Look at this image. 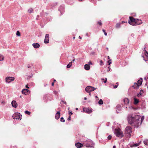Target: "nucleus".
Here are the masks:
<instances>
[{"mask_svg": "<svg viewBox=\"0 0 148 148\" xmlns=\"http://www.w3.org/2000/svg\"><path fill=\"white\" fill-rule=\"evenodd\" d=\"M140 116L139 115L130 114L128 115L127 119L128 123L134 128H137L141 125L144 119V116H142L140 121Z\"/></svg>", "mask_w": 148, "mask_h": 148, "instance_id": "f257e3e1", "label": "nucleus"}, {"mask_svg": "<svg viewBox=\"0 0 148 148\" xmlns=\"http://www.w3.org/2000/svg\"><path fill=\"white\" fill-rule=\"evenodd\" d=\"M132 133V127L130 126H127L125 130V135L127 137L130 138L131 136Z\"/></svg>", "mask_w": 148, "mask_h": 148, "instance_id": "f03ea898", "label": "nucleus"}, {"mask_svg": "<svg viewBox=\"0 0 148 148\" xmlns=\"http://www.w3.org/2000/svg\"><path fill=\"white\" fill-rule=\"evenodd\" d=\"M114 133L116 136L118 137H120L121 138L123 136L122 132L119 129H115Z\"/></svg>", "mask_w": 148, "mask_h": 148, "instance_id": "7ed1b4c3", "label": "nucleus"}, {"mask_svg": "<svg viewBox=\"0 0 148 148\" xmlns=\"http://www.w3.org/2000/svg\"><path fill=\"white\" fill-rule=\"evenodd\" d=\"M12 117L14 119L21 120L22 118V115H20L19 113H15L13 114Z\"/></svg>", "mask_w": 148, "mask_h": 148, "instance_id": "20e7f679", "label": "nucleus"}, {"mask_svg": "<svg viewBox=\"0 0 148 148\" xmlns=\"http://www.w3.org/2000/svg\"><path fill=\"white\" fill-rule=\"evenodd\" d=\"M96 89V88L90 86H87L85 88V90L88 92H90L94 91Z\"/></svg>", "mask_w": 148, "mask_h": 148, "instance_id": "39448f33", "label": "nucleus"}, {"mask_svg": "<svg viewBox=\"0 0 148 148\" xmlns=\"http://www.w3.org/2000/svg\"><path fill=\"white\" fill-rule=\"evenodd\" d=\"M129 19L130 20L128 21V23L132 25H134L135 18L132 17L130 16Z\"/></svg>", "mask_w": 148, "mask_h": 148, "instance_id": "423d86ee", "label": "nucleus"}, {"mask_svg": "<svg viewBox=\"0 0 148 148\" xmlns=\"http://www.w3.org/2000/svg\"><path fill=\"white\" fill-rule=\"evenodd\" d=\"M14 78L13 77H7L5 78V81L6 83H9L12 81H14Z\"/></svg>", "mask_w": 148, "mask_h": 148, "instance_id": "0eeeda50", "label": "nucleus"}, {"mask_svg": "<svg viewBox=\"0 0 148 148\" xmlns=\"http://www.w3.org/2000/svg\"><path fill=\"white\" fill-rule=\"evenodd\" d=\"M92 141L90 140L87 142L86 141L85 143H84V145L85 146L89 147L92 146Z\"/></svg>", "mask_w": 148, "mask_h": 148, "instance_id": "6e6552de", "label": "nucleus"}, {"mask_svg": "<svg viewBox=\"0 0 148 148\" xmlns=\"http://www.w3.org/2000/svg\"><path fill=\"white\" fill-rule=\"evenodd\" d=\"M64 5H61L58 9V10L61 13V14L62 15L64 12Z\"/></svg>", "mask_w": 148, "mask_h": 148, "instance_id": "1a4fd4ad", "label": "nucleus"}, {"mask_svg": "<svg viewBox=\"0 0 148 148\" xmlns=\"http://www.w3.org/2000/svg\"><path fill=\"white\" fill-rule=\"evenodd\" d=\"M142 23L141 20L140 19H135L134 25H138Z\"/></svg>", "mask_w": 148, "mask_h": 148, "instance_id": "9d476101", "label": "nucleus"}, {"mask_svg": "<svg viewBox=\"0 0 148 148\" xmlns=\"http://www.w3.org/2000/svg\"><path fill=\"white\" fill-rule=\"evenodd\" d=\"M49 34H47L45 35V37L44 40V42L45 44L49 43Z\"/></svg>", "mask_w": 148, "mask_h": 148, "instance_id": "9b49d317", "label": "nucleus"}, {"mask_svg": "<svg viewBox=\"0 0 148 148\" xmlns=\"http://www.w3.org/2000/svg\"><path fill=\"white\" fill-rule=\"evenodd\" d=\"M22 92L23 94L27 95L30 93V91L27 89H23L22 91Z\"/></svg>", "mask_w": 148, "mask_h": 148, "instance_id": "f8f14e48", "label": "nucleus"}, {"mask_svg": "<svg viewBox=\"0 0 148 148\" xmlns=\"http://www.w3.org/2000/svg\"><path fill=\"white\" fill-rule=\"evenodd\" d=\"M11 104L12 106L13 107L16 108L17 107L18 104L16 101H12V102Z\"/></svg>", "mask_w": 148, "mask_h": 148, "instance_id": "ddd939ff", "label": "nucleus"}, {"mask_svg": "<svg viewBox=\"0 0 148 148\" xmlns=\"http://www.w3.org/2000/svg\"><path fill=\"white\" fill-rule=\"evenodd\" d=\"M121 110V105H118L116 106V111L117 113L119 112Z\"/></svg>", "mask_w": 148, "mask_h": 148, "instance_id": "4468645a", "label": "nucleus"}, {"mask_svg": "<svg viewBox=\"0 0 148 148\" xmlns=\"http://www.w3.org/2000/svg\"><path fill=\"white\" fill-rule=\"evenodd\" d=\"M60 113L59 111L57 112L55 118L56 119H58L60 117Z\"/></svg>", "mask_w": 148, "mask_h": 148, "instance_id": "2eb2a0df", "label": "nucleus"}, {"mask_svg": "<svg viewBox=\"0 0 148 148\" xmlns=\"http://www.w3.org/2000/svg\"><path fill=\"white\" fill-rule=\"evenodd\" d=\"M123 101L125 105H127L129 103L130 100L128 98H126L123 99Z\"/></svg>", "mask_w": 148, "mask_h": 148, "instance_id": "dca6fc26", "label": "nucleus"}, {"mask_svg": "<svg viewBox=\"0 0 148 148\" xmlns=\"http://www.w3.org/2000/svg\"><path fill=\"white\" fill-rule=\"evenodd\" d=\"M143 81V79L142 78H140V79L139 80H138V81H137V82L136 83L138 86H140L142 84V82Z\"/></svg>", "mask_w": 148, "mask_h": 148, "instance_id": "f3484780", "label": "nucleus"}, {"mask_svg": "<svg viewBox=\"0 0 148 148\" xmlns=\"http://www.w3.org/2000/svg\"><path fill=\"white\" fill-rule=\"evenodd\" d=\"M33 47L36 49L39 48L40 46V44L38 43H34L32 44Z\"/></svg>", "mask_w": 148, "mask_h": 148, "instance_id": "a211bd4d", "label": "nucleus"}, {"mask_svg": "<svg viewBox=\"0 0 148 148\" xmlns=\"http://www.w3.org/2000/svg\"><path fill=\"white\" fill-rule=\"evenodd\" d=\"M141 143V141L139 142L138 143H135L133 144H130V146L131 147H137L140 145Z\"/></svg>", "mask_w": 148, "mask_h": 148, "instance_id": "6ab92c4d", "label": "nucleus"}, {"mask_svg": "<svg viewBox=\"0 0 148 148\" xmlns=\"http://www.w3.org/2000/svg\"><path fill=\"white\" fill-rule=\"evenodd\" d=\"M75 145L78 148H80L82 147V144L79 143H77L75 144Z\"/></svg>", "mask_w": 148, "mask_h": 148, "instance_id": "aec40b11", "label": "nucleus"}, {"mask_svg": "<svg viewBox=\"0 0 148 148\" xmlns=\"http://www.w3.org/2000/svg\"><path fill=\"white\" fill-rule=\"evenodd\" d=\"M84 69L86 70H88L90 69V66L87 64H86L84 66Z\"/></svg>", "mask_w": 148, "mask_h": 148, "instance_id": "412c9836", "label": "nucleus"}, {"mask_svg": "<svg viewBox=\"0 0 148 148\" xmlns=\"http://www.w3.org/2000/svg\"><path fill=\"white\" fill-rule=\"evenodd\" d=\"M139 102V100H138L136 98H134V104L135 105H136Z\"/></svg>", "mask_w": 148, "mask_h": 148, "instance_id": "4be33fe9", "label": "nucleus"}, {"mask_svg": "<svg viewBox=\"0 0 148 148\" xmlns=\"http://www.w3.org/2000/svg\"><path fill=\"white\" fill-rule=\"evenodd\" d=\"M132 87H134V88L136 89L138 88L139 87V86L136 83H134V85L132 86Z\"/></svg>", "mask_w": 148, "mask_h": 148, "instance_id": "5701e85b", "label": "nucleus"}, {"mask_svg": "<svg viewBox=\"0 0 148 148\" xmlns=\"http://www.w3.org/2000/svg\"><path fill=\"white\" fill-rule=\"evenodd\" d=\"M145 47L144 48V53L145 55L147 57H148V52L145 49Z\"/></svg>", "mask_w": 148, "mask_h": 148, "instance_id": "b1692460", "label": "nucleus"}, {"mask_svg": "<svg viewBox=\"0 0 148 148\" xmlns=\"http://www.w3.org/2000/svg\"><path fill=\"white\" fill-rule=\"evenodd\" d=\"M137 96L138 97H140L144 96V95L143 93L139 92V93L137 94Z\"/></svg>", "mask_w": 148, "mask_h": 148, "instance_id": "393cba45", "label": "nucleus"}, {"mask_svg": "<svg viewBox=\"0 0 148 148\" xmlns=\"http://www.w3.org/2000/svg\"><path fill=\"white\" fill-rule=\"evenodd\" d=\"M116 27L117 28H119L121 27V24L120 23H117L116 25Z\"/></svg>", "mask_w": 148, "mask_h": 148, "instance_id": "a878e982", "label": "nucleus"}, {"mask_svg": "<svg viewBox=\"0 0 148 148\" xmlns=\"http://www.w3.org/2000/svg\"><path fill=\"white\" fill-rule=\"evenodd\" d=\"M101 80L102 82H103L104 83H106L107 82V79L105 78V79L102 78L101 79Z\"/></svg>", "mask_w": 148, "mask_h": 148, "instance_id": "bb28decb", "label": "nucleus"}, {"mask_svg": "<svg viewBox=\"0 0 148 148\" xmlns=\"http://www.w3.org/2000/svg\"><path fill=\"white\" fill-rule=\"evenodd\" d=\"M144 143L146 145H148V140L145 139L143 141Z\"/></svg>", "mask_w": 148, "mask_h": 148, "instance_id": "cd10ccee", "label": "nucleus"}, {"mask_svg": "<svg viewBox=\"0 0 148 148\" xmlns=\"http://www.w3.org/2000/svg\"><path fill=\"white\" fill-rule=\"evenodd\" d=\"M98 103L99 105H102L103 104V102L101 99H100L98 102Z\"/></svg>", "mask_w": 148, "mask_h": 148, "instance_id": "c85d7f7f", "label": "nucleus"}, {"mask_svg": "<svg viewBox=\"0 0 148 148\" xmlns=\"http://www.w3.org/2000/svg\"><path fill=\"white\" fill-rule=\"evenodd\" d=\"M85 112L86 113H90L92 112V110H90L89 108H87L86 109Z\"/></svg>", "mask_w": 148, "mask_h": 148, "instance_id": "c756f323", "label": "nucleus"}, {"mask_svg": "<svg viewBox=\"0 0 148 148\" xmlns=\"http://www.w3.org/2000/svg\"><path fill=\"white\" fill-rule=\"evenodd\" d=\"M33 9L32 8H30L28 10V12L31 13L32 12Z\"/></svg>", "mask_w": 148, "mask_h": 148, "instance_id": "7c9ffc66", "label": "nucleus"}, {"mask_svg": "<svg viewBox=\"0 0 148 148\" xmlns=\"http://www.w3.org/2000/svg\"><path fill=\"white\" fill-rule=\"evenodd\" d=\"M27 67L28 68H33V66L32 65V64H28L27 65Z\"/></svg>", "mask_w": 148, "mask_h": 148, "instance_id": "2f4dec72", "label": "nucleus"}, {"mask_svg": "<svg viewBox=\"0 0 148 148\" xmlns=\"http://www.w3.org/2000/svg\"><path fill=\"white\" fill-rule=\"evenodd\" d=\"M25 114H27L28 115H29L30 114L31 112L29 111H28L26 110L25 111Z\"/></svg>", "mask_w": 148, "mask_h": 148, "instance_id": "473e14b6", "label": "nucleus"}, {"mask_svg": "<svg viewBox=\"0 0 148 148\" xmlns=\"http://www.w3.org/2000/svg\"><path fill=\"white\" fill-rule=\"evenodd\" d=\"M4 59V57L2 55H0V61H2Z\"/></svg>", "mask_w": 148, "mask_h": 148, "instance_id": "72a5a7b5", "label": "nucleus"}, {"mask_svg": "<svg viewBox=\"0 0 148 148\" xmlns=\"http://www.w3.org/2000/svg\"><path fill=\"white\" fill-rule=\"evenodd\" d=\"M16 35L18 36H20L21 34L20 32L18 31H17L16 32Z\"/></svg>", "mask_w": 148, "mask_h": 148, "instance_id": "f704fd0d", "label": "nucleus"}, {"mask_svg": "<svg viewBox=\"0 0 148 148\" xmlns=\"http://www.w3.org/2000/svg\"><path fill=\"white\" fill-rule=\"evenodd\" d=\"M145 102H143V103L142 105V108H145Z\"/></svg>", "mask_w": 148, "mask_h": 148, "instance_id": "c9c22d12", "label": "nucleus"}, {"mask_svg": "<svg viewBox=\"0 0 148 148\" xmlns=\"http://www.w3.org/2000/svg\"><path fill=\"white\" fill-rule=\"evenodd\" d=\"M60 121L62 122H65V120L64 119V118L62 117L60 119Z\"/></svg>", "mask_w": 148, "mask_h": 148, "instance_id": "e433bc0d", "label": "nucleus"}, {"mask_svg": "<svg viewBox=\"0 0 148 148\" xmlns=\"http://www.w3.org/2000/svg\"><path fill=\"white\" fill-rule=\"evenodd\" d=\"M97 23L100 26L102 25V23L101 22V20H100L99 21H98L97 22Z\"/></svg>", "mask_w": 148, "mask_h": 148, "instance_id": "4c0bfd02", "label": "nucleus"}, {"mask_svg": "<svg viewBox=\"0 0 148 148\" xmlns=\"http://www.w3.org/2000/svg\"><path fill=\"white\" fill-rule=\"evenodd\" d=\"M100 64L101 66H102L103 65V62L102 61V60H100Z\"/></svg>", "mask_w": 148, "mask_h": 148, "instance_id": "58836bf2", "label": "nucleus"}, {"mask_svg": "<svg viewBox=\"0 0 148 148\" xmlns=\"http://www.w3.org/2000/svg\"><path fill=\"white\" fill-rule=\"evenodd\" d=\"M72 66V64H69L67 65L66 67L67 68H69L71 66Z\"/></svg>", "mask_w": 148, "mask_h": 148, "instance_id": "ea45409f", "label": "nucleus"}, {"mask_svg": "<svg viewBox=\"0 0 148 148\" xmlns=\"http://www.w3.org/2000/svg\"><path fill=\"white\" fill-rule=\"evenodd\" d=\"M33 76V75L32 74H31V75H30V76H28V77H27V79H30L31 78L32 76Z\"/></svg>", "mask_w": 148, "mask_h": 148, "instance_id": "a19ab883", "label": "nucleus"}, {"mask_svg": "<svg viewBox=\"0 0 148 148\" xmlns=\"http://www.w3.org/2000/svg\"><path fill=\"white\" fill-rule=\"evenodd\" d=\"M102 31L104 33V35L105 36H107V33L106 32L105 30H104V29H102Z\"/></svg>", "mask_w": 148, "mask_h": 148, "instance_id": "79ce46f5", "label": "nucleus"}, {"mask_svg": "<svg viewBox=\"0 0 148 148\" xmlns=\"http://www.w3.org/2000/svg\"><path fill=\"white\" fill-rule=\"evenodd\" d=\"M112 136L111 135H109L108 137V140H110L111 139Z\"/></svg>", "mask_w": 148, "mask_h": 148, "instance_id": "37998d69", "label": "nucleus"}, {"mask_svg": "<svg viewBox=\"0 0 148 148\" xmlns=\"http://www.w3.org/2000/svg\"><path fill=\"white\" fill-rule=\"evenodd\" d=\"M111 60H109L108 61V64L109 65H110L112 63L111 61Z\"/></svg>", "mask_w": 148, "mask_h": 148, "instance_id": "c03bdc74", "label": "nucleus"}, {"mask_svg": "<svg viewBox=\"0 0 148 148\" xmlns=\"http://www.w3.org/2000/svg\"><path fill=\"white\" fill-rule=\"evenodd\" d=\"M110 66H109L108 67V69L107 70V71L108 72L109 71H110Z\"/></svg>", "mask_w": 148, "mask_h": 148, "instance_id": "a18cd8bd", "label": "nucleus"}, {"mask_svg": "<svg viewBox=\"0 0 148 148\" xmlns=\"http://www.w3.org/2000/svg\"><path fill=\"white\" fill-rule=\"evenodd\" d=\"M53 92L55 95H56L58 93V92L56 91H53Z\"/></svg>", "mask_w": 148, "mask_h": 148, "instance_id": "49530a36", "label": "nucleus"}, {"mask_svg": "<svg viewBox=\"0 0 148 148\" xmlns=\"http://www.w3.org/2000/svg\"><path fill=\"white\" fill-rule=\"evenodd\" d=\"M92 62L90 61L89 62H88V64H89V65H90L91 64V65H92Z\"/></svg>", "mask_w": 148, "mask_h": 148, "instance_id": "de8ad7c7", "label": "nucleus"}, {"mask_svg": "<svg viewBox=\"0 0 148 148\" xmlns=\"http://www.w3.org/2000/svg\"><path fill=\"white\" fill-rule=\"evenodd\" d=\"M140 92L142 93L143 94V93H144V91H143V90L142 89H141L140 90Z\"/></svg>", "mask_w": 148, "mask_h": 148, "instance_id": "09e8293b", "label": "nucleus"}, {"mask_svg": "<svg viewBox=\"0 0 148 148\" xmlns=\"http://www.w3.org/2000/svg\"><path fill=\"white\" fill-rule=\"evenodd\" d=\"M118 86V85H116L115 86H114V88H116Z\"/></svg>", "mask_w": 148, "mask_h": 148, "instance_id": "8fccbe9b", "label": "nucleus"}, {"mask_svg": "<svg viewBox=\"0 0 148 148\" xmlns=\"http://www.w3.org/2000/svg\"><path fill=\"white\" fill-rule=\"evenodd\" d=\"M71 116L70 115L69 117V118L67 119V120H68L69 121L71 120Z\"/></svg>", "mask_w": 148, "mask_h": 148, "instance_id": "3c124183", "label": "nucleus"}, {"mask_svg": "<svg viewBox=\"0 0 148 148\" xmlns=\"http://www.w3.org/2000/svg\"><path fill=\"white\" fill-rule=\"evenodd\" d=\"M62 101L65 104H66V102L65 101Z\"/></svg>", "mask_w": 148, "mask_h": 148, "instance_id": "603ef678", "label": "nucleus"}, {"mask_svg": "<svg viewBox=\"0 0 148 148\" xmlns=\"http://www.w3.org/2000/svg\"><path fill=\"white\" fill-rule=\"evenodd\" d=\"M39 17V15H38L37 16V17H36V20H38V18Z\"/></svg>", "mask_w": 148, "mask_h": 148, "instance_id": "864d4df0", "label": "nucleus"}, {"mask_svg": "<svg viewBox=\"0 0 148 148\" xmlns=\"http://www.w3.org/2000/svg\"><path fill=\"white\" fill-rule=\"evenodd\" d=\"M69 114L72 115L73 114V113H72V112H69Z\"/></svg>", "mask_w": 148, "mask_h": 148, "instance_id": "5fc2aeb1", "label": "nucleus"}, {"mask_svg": "<svg viewBox=\"0 0 148 148\" xmlns=\"http://www.w3.org/2000/svg\"><path fill=\"white\" fill-rule=\"evenodd\" d=\"M142 56V57L143 58H144V60L145 61H147V60H145V59H144V57L143 56Z\"/></svg>", "mask_w": 148, "mask_h": 148, "instance_id": "6e6d98bb", "label": "nucleus"}, {"mask_svg": "<svg viewBox=\"0 0 148 148\" xmlns=\"http://www.w3.org/2000/svg\"><path fill=\"white\" fill-rule=\"evenodd\" d=\"M95 97H96V98H97V100H99V98L97 96H95Z\"/></svg>", "mask_w": 148, "mask_h": 148, "instance_id": "4d7b16f0", "label": "nucleus"}, {"mask_svg": "<svg viewBox=\"0 0 148 148\" xmlns=\"http://www.w3.org/2000/svg\"><path fill=\"white\" fill-rule=\"evenodd\" d=\"M51 85H52V86H54V83L53 82H52V83Z\"/></svg>", "mask_w": 148, "mask_h": 148, "instance_id": "13d9d810", "label": "nucleus"}, {"mask_svg": "<svg viewBox=\"0 0 148 148\" xmlns=\"http://www.w3.org/2000/svg\"><path fill=\"white\" fill-rule=\"evenodd\" d=\"M25 86L27 88H29V87L27 85H26Z\"/></svg>", "mask_w": 148, "mask_h": 148, "instance_id": "bf43d9fd", "label": "nucleus"}, {"mask_svg": "<svg viewBox=\"0 0 148 148\" xmlns=\"http://www.w3.org/2000/svg\"><path fill=\"white\" fill-rule=\"evenodd\" d=\"M129 108H133V107L132 106H131L130 107H129Z\"/></svg>", "mask_w": 148, "mask_h": 148, "instance_id": "052dcab7", "label": "nucleus"}, {"mask_svg": "<svg viewBox=\"0 0 148 148\" xmlns=\"http://www.w3.org/2000/svg\"><path fill=\"white\" fill-rule=\"evenodd\" d=\"M73 62H69V64H71L72 65V63Z\"/></svg>", "mask_w": 148, "mask_h": 148, "instance_id": "680f3d73", "label": "nucleus"}, {"mask_svg": "<svg viewBox=\"0 0 148 148\" xmlns=\"http://www.w3.org/2000/svg\"><path fill=\"white\" fill-rule=\"evenodd\" d=\"M116 85H118V86L119 85V84H118V82H116Z\"/></svg>", "mask_w": 148, "mask_h": 148, "instance_id": "e2e57ef3", "label": "nucleus"}, {"mask_svg": "<svg viewBox=\"0 0 148 148\" xmlns=\"http://www.w3.org/2000/svg\"><path fill=\"white\" fill-rule=\"evenodd\" d=\"M84 99L85 100H86V99H87V98H86V97H85L84 98Z\"/></svg>", "mask_w": 148, "mask_h": 148, "instance_id": "0e129e2a", "label": "nucleus"}, {"mask_svg": "<svg viewBox=\"0 0 148 148\" xmlns=\"http://www.w3.org/2000/svg\"><path fill=\"white\" fill-rule=\"evenodd\" d=\"M116 148V146L115 145L113 146V148Z\"/></svg>", "mask_w": 148, "mask_h": 148, "instance_id": "69168bd1", "label": "nucleus"}, {"mask_svg": "<svg viewBox=\"0 0 148 148\" xmlns=\"http://www.w3.org/2000/svg\"><path fill=\"white\" fill-rule=\"evenodd\" d=\"M75 59H74L73 60H72V62H74V61H75Z\"/></svg>", "mask_w": 148, "mask_h": 148, "instance_id": "338daca9", "label": "nucleus"}, {"mask_svg": "<svg viewBox=\"0 0 148 148\" xmlns=\"http://www.w3.org/2000/svg\"><path fill=\"white\" fill-rule=\"evenodd\" d=\"M144 79L145 80H147V78H146V77H145L144 78Z\"/></svg>", "mask_w": 148, "mask_h": 148, "instance_id": "774afa93", "label": "nucleus"}]
</instances>
